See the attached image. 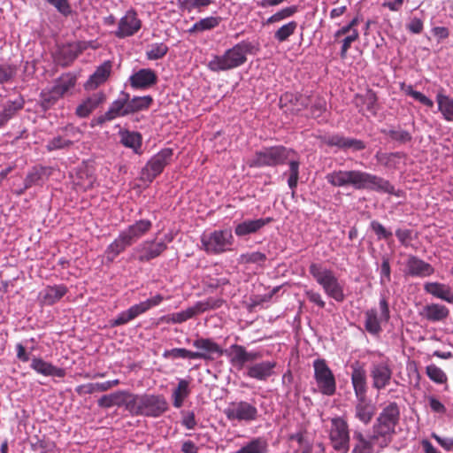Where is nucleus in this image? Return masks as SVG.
Here are the masks:
<instances>
[{"mask_svg": "<svg viewBox=\"0 0 453 453\" xmlns=\"http://www.w3.org/2000/svg\"><path fill=\"white\" fill-rule=\"evenodd\" d=\"M193 346L198 351H193V354L198 357H193V359L213 360L214 355L221 356L222 349L214 341L209 338H198L193 342Z\"/></svg>", "mask_w": 453, "mask_h": 453, "instance_id": "18", "label": "nucleus"}, {"mask_svg": "<svg viewBox=\"0 0 453 453\" xmlns=\"http://www.w3.org/2000/svg\"><path fill=\"white\" fill-rule=\"evenodd\" d=\"M328 183L334 187L351 186L355 189L395 194V188L390 182L380 176L359 170L334 171L326 176Z\"/></svg>", "mask_w": 453, "mask_h": 453, "instance_id": "2", "label": "nucleus"}, {"mask_svg": "<svg viewBox=\"0 0 453 453\" xmlns=\"http://www.w3.org/2000/svg\"><path fill=\"white\" fill-rule=\"evenodd\" d=\"M423 288L426 293L449 303H453V290L449 285L434 281L426 282Z\"/></svg>", "mask_w": 453, "mask_h": 453, "instance_id": "26", "label": "nucleus"}, {"mask_svg": "<svg viewBox=\"0 0 453 453\" xmlns=\"http://www.w3.org/2000/svg\"><path fill=\"white\" fill-rule=\"evenodd\" d=\"M426 370V375L435 383L442 384L447 381V375L445 372L435 365H427Z\"/></svg>", "mask_w": 453, "mask_h": 453, "instance_id": "49", "label": "nucleus"}, {"mask_svg": "<svg viewBox=\"0 0 453 453\" xmlns=\"http://www.w3.org/2000/svg\"><path fill=\"white\" fill-rule=\"evenodd\" d=\"M76 393L80 395H90L96 392H104L107 391L105 381L101 383H88L82 384L76 388Z\"/></svg>", "mask_w": 453, "mask_h": 453, "instance_id": "47", "label": "nucleus"}, {"mask_svg": "<svg viewBox=\"0 0 453 453\" xmlns=\"http://www.w3.org/2000/svg\"><path fill=\"white\" fill-rule=\"evenodd\" d=\"M287 161L289 165L288 184L291 189H294L297 186L300 165L295 151L282 146L266 148L257 151L254 157L249 160L248 165L250 167L275 166Z\"/></svg>", "mask_w": 453, "mask_h": 453, "instance_id": "3", "label": "nucleus"}, {"mask_svg": "<svg viewBox=\"0 0 453 453\" xmlns=\"http://www.w3.org/2000/svg\"><path fill=\"white\" fill-rule=\"evenodd\" d=\"M132 243L127 240L121 232L119 236L107 247L105 250V257L109 262H112L126 248L131 246Z\"/></svg>", "mask_w": 453, "mask_h": 453, "instance_id": "35", "label": "nucleus"}, {"mask_svg": "<svg viewBox=\"0 0 453 453\" xmlns=\"http://www.w3.org/2000/svg\"><path fill=\"white\" fill-rule=\"evenodd\" d=\"M20 108V104H16L15 102H8L0 113L1 120L5 124Z\"/></svg>", "mask_w": 453, "mask_h": 453, "instance_id": "55", "label": "nucleus"}, {"mask_svg": "<svg viewBox=\"0 0 453 453\" xmlns=\"http://www.w3.org/2000/svg\"><path fill=\"white\" fill-rule=\"evenodd\" d=\"M223 412L230 422L251 423L258 418L255 403L243 400L230 402Z\"/></svg>", "mask_w": 453, "mask_h": 453, "instance_id": "7", "label": "nucleus"}, {"mask_svg": "<svg viewBox=\"0 0 453 453\" xmlns=\"http://www.w3.org/2000/svg\"><path fill=\"white\" fill-rule=\"evenodd\" d=\"M189 394V381L184 379L179 380L178 385L173 389L172 395L173 405L177 409L180 408Z\"/></svg>", "mask_w": 453, "mask_h": 453, "instance_id": "37", "label": "nucleus"}, {"mask_svg": "<svg viewBox=\"0 0 453 453\" xmlns=\"http://www.w3.org/2000/svg\"><path fill=\"white\" fill-rule=\"evenodd\" d=\"M377 162L388 168H395L402 158V154L399 152L395 153H383L377 152L375 155Z\"/></svg>", "mask_w": 453, "mask_h": 453, "instance_id": "42", "label": "nucleus"}, {"mask_svg": "<svg viewBox=\"0 0 453 453\" xmlns=\"http://www.w3.org/2000/svg\"><path fill=\"white\" fill-rule=\"evenodd\" d=\"M31 368L36 372L44 376H54L63 378L65 375L64 369L54 366L52 364L48 363L42 358L35 357L31 362Z\"/></svg>", "mask_w": 453, "mask_h": 453, "instance_id": "30", "label": "nucleus"}, {"mask_svg": "<svg viewBox=\"0 0 453 453\" xmlns=\"http://www.w3.org/2000/svg\"><path fill=\"white\" fill-rule=\"evenodd\" d=\"M120 142L138 153L142 145V136L137 132L123 131L120 132Z\"/></svg>", "mask_w": 453, "mask_h": 453, "instance_id": "40", "label": "nucleus"}, {"mask_svg": "<svg viewBox=\"0 0 453 453\" xmlns=\"http://www.w3.org/2000/svg\"><path fill=\"white\" fill-rule=\"evenodd\" d=\"M388 135L395 141L401 143L408 142L411 140V135L409 132L402 129L390 130Z\"/></svg>", "mask_w": 453, "mask_h": 453, "instance_id": "62", "label": "nucleus"}, {"mask_svg": "<svg viewBox=\"0 0 453 453\" xmlns=\"http://www.w3.org/2000/svg\"><path fill=\"white\" fill-rule=\"evenodd\" d=\"M165 357H173V358H189L193 359V357H198L196 354H193V351L182 349V348H175L169 350H165L164 353Z\"/></svg>", "mask_w": 453, "mask_h": 453, "instance_id": "53", "label": "nucleus"}, {"mask_svg": "<svg viewBox=\"0 0 453 453\" xmlns=\"http://www.w3.org/2000/svg\"><path fill=\"white\" fill-rule=\"evenodd\" d=\"M111 71V63L110 61L104 62L97 67L96 72L90 76L89 80L86 82L85 88L87 89H93L104 83L109 77Z\"/></svg>", "mask_w": 453, "mask_h": 453, "instance_id": "33", "label": "nucleus"}, {"mask_svg": "<svg viewBox=\"0 0 453 453\" xmlns=\"http://www.w3.org/2000/svg\"><path fill=\"white\" fill-rule=\"evenodd\" d=\"M133 393L127 390H119L100 397L97 403L102 408H111L113 406H124L128 411V406L132 403Z\"/></svg>", "mask_w": 453, "mask_h": 453, "instance_id": "20", "label": "nucleus"}, {"mask_svg": "<svg viewBox=\"0 0 453 453\" xmlns=\"http://www.w3.org/2000/svg\"><path fill=\"white\" fill-rule=\"evenodd\" d=\"M297 28V23L296 21H290L283 26H281L275 33L274 38L280 42H285L288 39L290 35H292Z\"/></svg>", "mask_w": 453, "mask_h": 453, "instance_id": "46", "label": "nucleus"}, {"mask_svg": "<svg viewBox=\"0 0 453 453\" xmlns=\"http://www.w3.org/2000/svg\"><path fill=\"white\" fill-rule=\"evenodd\" d=\"M227 355L230 357V363L239 368L243 367L245 363L255 361L260 357L258 352H248L243 346L238 344L230 346Z\"/></svg>", "mask_w": 453, "mask_h": 453, "instance_id": "21", "label": "nucleus"}, {"mask_svg": "<svg viewBox=\"0 0 453 453\" xmlns=\"http://www.w3.org/2000/svg\"><path fill=\"white\" fill-rule=\"evenodd\" d=\"M280 102H289L293 104V111H301L303 108L308 106L311 99L302 95L296 96L293 94L286 93L280 97Z\"/></svg>", "mask_w": 453, "mask_h": 453, "instance_id": "45", "label": "nucleus"}, {"mask_svg": "<svg viewBox=\"0 0 453 453\" xmlns=\"http://www.w3.org/2000/svg\"><path fill=\"white\" fill-rule=\"evenodd\" d=\"M436 102L438 104V110L447 121H453V98L438 92L436 95Z\"/></svg>", "mask_w": 453, "mask_h": 453, "instance_id": "38", "label": "nucleus"}, {"mask_svg": "<svg viewBox=\"0 0 453 453\" xmlns=\"http://www.w3.org/2000/svg\"><path fill=\"white\" fill-rule=\"evenodd\" d=\"M153 103V98L150 96H134L130 98L128 95L127 108L129 114L148 109Z\"/></svg>", "mask_w": 453, "mask_h": 453, "instance_id": "39", "label": "nucleus"}, {"mask_svg": "<svg viewBox=\"0 0 453 453\" xmlns=\"http://www.w3.org/2000/svg\"><path fill=\"white\" fill-rule=\"evenodd\" d=\"M141 26L142 21L138 19L136 12L134 10H128L119 19L115 35L118 38L132 36L139 31Z\"/></svg>", "mask_w": 453, "mask_h": 453, "instance_id": "17", "label": "nucleus"}, {"mask_svg": "<svg viewBox=\"0 0 453 453\" xmlns=\"http://www.w3.org/2000/svg\"><path fill=\"white\" fill-rule=\"evenodd\" d=\"M63 135L65 139L70 141V145L72 146L74 142H77L81 139L82 133L80 128L69 125L63 129Z\"/></svg>", "mask_w": 453, "mask_h": 453, "instance_id": "54", "label": "nucleus"}, {"mask_svg": "<svg viewBox=\"0 0 453 453\" xmlns=\"http://www.w3.org/2000/svg\"><path fill=\"white\" fill-rule=\"evenodd\" d=\"M359 37V34L357 30H352L349 35H348L342 41V45L341 49V58H345L347 56V52L351 46V43L357 41Z\"/></svg>", "mask_w": 453, "mask_h": 453, "instance_id": "57", "label": "nucleus"}, {"mask_svg": "<svg viewBox=\"0 0 453 453\" xmlns=\"http://www.w3.org/2000/svg\"><path fill=\"white\" fill-rule=\"evenodd\" d=\"M232 239L231 231L219 230L203 234L201 242L206 252L218 254L226 250L232 243Z\"/></svg>", "mask_w": 453, "mask_h": 453, "instance_id": "11", "label": "nucleus"}, {"mask_svg": "<svg viewBox=\"0 0 453 453\" xmlns=\"http://www.w3.org/2000/svg\"><path fill=\"white\" fill-rule=\"evenodd\" d=\"M172 157L173 150L170 148H165L154 155L142 169V179L150 182L152 181L170 163Z\"/></svg>", "mask_w": 453, "mask_h": 453, "instance_id": "12", "label": "nucleus"}, {"mask_svg": "<svg viewBox=\"0 0 453 453\" xmlns=\"http://www.w3.org/2000/svg\"><path fill=\"white\" fill-rule=\"evenodd\" d=\"M222 305V300L209 298L203 302H198L194 306L188 307L185 311L173 313L170 316L168 321L173 323H182L196 314L203 313L206 311L219 308Z\"/></svg>", "mask_w": 453, "mask_h": 453, "instance_id": "13", "label": "nucleus"}, {"mask_svg": "<svg viewBox=\"0 0 453 453\" xmlns=\"http://www.w3.org/2000/svg\"><path fill=\"white\" fill-rule=\"evenodd\" d=\"M211 0H182L181 5L188 12L194 9L208 6L211 4Z\"/></svg>", "mask_w": 453, "mask_h": 453, "instance_id": "61", "label": "nucleus"}, {"mask_svg": "<svg viewBox=\"0 0 453 453\" xmlns=\"http://www.w3.org/2000/svg\"><path fill=\"white\" fill-rule=\"evenodd\" d=\"M276 363L273 361H264L255 363L247 366L246 375L257 380H266L274 373Z\"/></svg>", "mask_w": 453, "mask_h": 453, "instance_id": "23", "label": "nucleus"}, {"mask_svg": "<svg viewBox=\"0 0 453 453\" xmlns=\"http://www.w3.org/2000/svg\"><path fill=\"white\" fill-rule=\"evenodd\" d=\"M95 178L92 175H88L86 172H80L77 173L73 183L80 189L87 190L93 187Z\"/></svg>", "mask_w": 453, "mask_h": 453, "instance_id": "48", "label": "nucleus"}, {"mask_svg": "<svg viewBox=\"0 0 453 453\" xmlns=\"http://www.w3.org/2000/svg\"><path fill=\"white\" fill-rule=\"evenodd\" d=\"M314 378L319 391L326 395H333L336 390V382L331 369L324 359L313 362Z\"/></svg>", "mask_w": 453, "mask_h": 453, "instance_id": "9", "label": "nucleus"}, {"mask_svg": "<svg viewBox=\"0 0 453 453\" xmlns=\"http://www.w3.org/2000/svg\"><path fill=\"white\" fill-rule=\"evenodd\" d=\"M309 273L329 297L336 302L344 300L343 287L332 270L321 264L311 263L309 266Z\"/></svg>", "mask_w": 453, "mask_h": 453, "instance_id": "6", "label": "nucleus"}, {"mask_svg": "<svg viewBox=\"0 0 453 453\" xmlns=\"http://www.w3.org/2000/svg\"><path fill=\"white\" fill-rule=\"evenodd\" d=\"M371 228L378 236V239H388L392 236V233L387 230L378 221H372Z\"/></svg>", "mask_w": 453, "mask_h": 453, "instance_id": "63", "label": "nucleus"}, {"mask_svg": "<svg viewBox=\"0 0 453 453\" xmlns=\"http://www.w3.org/2000/svg\"><path fill=\"white\" fill-rule=\"evenodd\" d=\"M365 327L371 334H379L381 331V325L387 323L390 318L388 303L385 298H381L379 308L370 309L365 311Z\"/></svg>", "mask_w": 453, "mask_h": 453, "instance_id": "10", "label": "nucleus"}, {"mask_svg": "<svg viewBox=\"0 0 453 453\" xmlns=\"http://www.w3.org/2000/svg\"><path fill=\"white\" fill-rule=\"evenodd\" d=\"M364 104H365L366 110L375 113V104L377 102V96L372 90H368L363 96Z\"/></svg>", "mask_w": 453, "mask_h": 453, "instance_id": "64", "label": "nucleus"}, {"mask_svg": "<svg viewBox=\"0 0 453 453\" xmlns=\"http://www.w3.org/2000/svg\"><path fill=\"white\" fill-rule=\"evenodd\" d=\"M271 221V218L245 220L235 226L234 233L238 236L254 234Z\"/></svg>", "mask_w": 453, "mask_h": 453, "instance_id": "31", "label": "nucleus"}, {"mask_svg": "<svg viewBox=\"0 0 453 453\" xmlns=\"http://www.w3.org/2000/svg\"><path fill=\"white\" fill-rule=\"evenodd\" d=\"M105 99L103 93H96L84 100L76 108V115L80 118L88 117L95 109H96Z\"/></svg>", "mask_w": 453, "mask_h": 453, "instance_id": "32", "label": "nucleus"}, {"mask_svg": "<svg viewBox=\"0 0 453 453\" xmlns=\"http://www.w3.org/2000/svg\"><path fill=\"white\" fill-rule=\"evenodd\" d=\"M67 292L64 285L48 286L39 294L40 302L44 305H52L59 301Z\"/></svg>", "mask_w": 453, "mask_h": 453, "instance_id": "28", "label": "nucleus"}, {"mask_svg": "<svg viewBox=\"0 0 453 453\" xmlns=\"http://www.w3.org/2000/svg\"><path fill=\"white\" fill-rule=\"evenodd\" d=\"M392 374L393 371L388 361L373 363L370 370L372 387L377 390L384 389L389 385Z\"/></svg>", "mask_w": 453, "mask_h": 453, "instance_id": "15", "label": "nucleus"}, {"mask_svg": "<svg viewBox=\"0 0 453 453\" xmlns=\"http://www.w3.org/2000/svg\"><path fill=\"white\" fill-rule=\"evenodd\" d=\"M365 148V144L363 141L344 137L342 149H349L353 151L362 150Z\"/></svg>", "mask_w": 453, "mask_h": 453, "instance_id": "60", "label": "nucleus"}, {"mask_svg": "<svg viewBox=\"0 0 453 453\" xmlns=\"http://www.w3.org/2000/svg\"><path fill=\"white\" fill-rule=\"evenodd\" d=\"M168 410V403L164 395L153 394H133L128 412L134 416L159 417Z\"/></svg>", "mask_w": 453, "mask_h": 453, "instance_id": "5", "label": "nucleus"}, {"mask_svg": "<svg viewBox=\"0 0 453 453\" xmlns=\"http://www.w3.org/2000/svg\"><path fill=\"white\" fill-rule=\"evenodd\" d=\"M48 169L42 166H35L26 176L24 188L18 194H22L24 190L30 188L35 185H42L48 177Z\"/></svg>", "mask_w": 453, "mask_h": 453, "instance_id": "36", "label": "nucleus"}, {"mask_svg": "<svg viewBox=\"0 0 453 453\" xmlns=\"http://www.w3.org/2000/svg\"><path fill=\"white\" fill-rule=\"evenodd\" d=\"M60 97L62 96L57 95V91L53 88V87L49 90H43L41 93L42 105L44 108H49L54 104Z\"/></svg>", "mask_w": 453, "mask_h": 453, "instance_id": "52", "label": "nucleus"}, {"mask_svg": "<svg viewBox=\"0 0 453 453\" xmlns=\"http://www.w3.org/2000/svg\"><path fill=\"white\" fill-rule=\"evenodd\" d=\"M329 439L333 448L342 453H348L349 449V425L342 418H334L331 420Z\"/></svg>", "mask_w": 453, "mask_h": 453, "instance_id": "8", "label": "nucleus"}, {"mask_svg": "<svg viewBox=\"0 0 453 453\" xmlns=\"http://www.w3.org/2000/svg\"><path fill=\"white\" fill-rule=\"evenodd\" d=\"M76 78L71 74H65L61 76L53 86V88L57 91L58 96H63L71 88L75 86Z\"/></svg>", "mask_w": 453, "mask_h": 453, "instance_id": "41", "label": "nucleus"}, {"mask_svg": "<svg viewBox=\"0 0 453 453\" xmlns=\"http://www.w3.org/2000/svg\"><path fill=\"white\" fill-rule=\"evenodd\" d=\"M167 248L164 241H144L133 250V257L141 263L149 262L159 257Z\"/></svg>", "mask_w": 453, "mask_h": 453, "instance_id": "14", "label": "nucleus"}, {"mask_svg": "<svg viewBox=\"0 0 453 453\" xmlns=\"http://www.w3.org/2000/svg\"><path fill=\"white\" fill-rule=\"evenodd\" d=\"M168 48L164 43H157L151 46V49L147 51V58L151 60H156L163 58L167 53Z\"/></svg>", "mask_w": 453, "mask_h": 453, "instance_id": "56", "label": "nucleus"}, {"mask_svg": "<svg viewBox=\"0 0 453 453\" xmlns=\"http://www.w3.org/2000/svg\"><path fill=\"white\" fill-rule=\"evenodd\" d=\"M127 99L128 93L122 91L119 97L111 103L108 111L104 114L98 117L97 122L99 124H103L117 118L129 115Z\"/></svg>", "mask_w": 453, "mask_h": 453, "instance_id": "19", "label": "nucleus"}, {"mask_svg": "<svg viewBox=\"0 0 453 453\" xmlns=\"http://www.w3.org/2000/svg\"><path fill=\"white\" fill-rule=\"evenodd\" d=\"M140 314H142L141 311L139 310L137 304H134L131 306L128 310L119 314L115 319L111 320V326H118L120 325H124L129 322L130 320L135 319Z\"/></svg>", "mask_w": 453, "mask_h": 453, "instance_id": "43", "label": "nucleus"}, {"mask_svg": "<svg viewBox=\"0 0 453 453\" xmlns=\"http://www.w3.org/2000/svg\"><path fill=\"white\" fill-rule=\"evenodd\" d=\"M419 314L430 322H441L448 319L449 310L445 305L433 303L426 304Z\"/></svg>", "mask_w": 453, "mask_h": 453, "instance_id": "24", "label": "nucleus"}, {"mask_svg": "<svg viewBox=\"0 0 453 453\" xmlns=\"http://www.w3.org/2000/svg\"><path fill=\"white\" fill-rule=\"evenodd\" d=\"M70 141L65 139L63 134L56 136L48 142L46 148L48 150H55L70 148Z\"/></svg>", "mask_w": 453, "mask_h": 453, "instance_id": "51", "label": "nucleus"}, {"mask_svg": "<svg viewBox=\"0 0 453 453\" xmlns=\"http://www.w3.org/2000/svg\"><path fill=\"white\" fill-rule=\"evenodd\" d=\"M357 399V403L355 406V417L365 425H367L375 413V407L371 401L367 400L366 396Z\"/></svg>", "mask_w": 453, "mask_h": 453, "instance_id": "29", "label": "nucleus"}, {"mask_svg": "<svg viewBox=\"0 0 453 453\" xmlns=\"http://www.w3.org/2000/svg\"><path fill=\"white\" fill-rule=\"evenodd\" d=\"M164 300L163 296L156 295L155 296L147 299L146 301L141 302L137 304L142 313L147 311L150 308L158 305Z\"/></svg>", "mask_w": 453, "mask_h": 453, "instance_id": "58", "label": "nucleus"}, {"mask_svg": "<svg viewBox=\"0 0 453 453\" xmlns=\"http://www.w3.org/2000/svg\"><path fill=\"white\" fill-rule=\"evenodd\" d=\"M351 381L357 398L366 396V372L357 363L351 365Z\"/></svg>", "mask_w": 453, "mask_h": 453, "instance_id": "25", "label": "nucleus"}, {"mask_svg": "<svg viewBox=\"0 0 453 453\" xmlns=\"http://www.w3.org/2000/svg\"><path fill=\"white\" fill-rule=\"evenodd\" d=\"M221 21L220 17H207L196 22L193 27L189 29V32H202L205 30L212 29L219 26Z\"/></svg>", "mask_w": 453, "mask_h": 453, "instance_id": "44", "label": "nucleus"}, {"mask_svg": "<svg viewBox=\"0 0 453 453\" xmlns=\"http://www.w3.org/2000/svg\"><path fill=\"white\" fill-rule=\"evenodd\" d=\"M403 273L410 277L426 278L434 273V268L421 258L410 255L405 261Z\"/></svg>", "mask_w": 453, "mask_h": 453, "instance_id": "16", "label": "nucleus"}, {"mask_svg": "<svg viewBox=\"0 0 453 453\" xmlns=\"http://www.w3.org/2000/svg\"><path fill=\"white\" fill-rule=\"evenodd\" d=\"M258 50V43L243 40L226 50L224 54L213 56L207 66L215 73L234 69L246 63L247 55H254Z\"/></svg>", "mask_w": 453, "mask_h": 453, "instance_id": "4", "label": "nucleus"}, {"mask_svg": "<svg viewBox=\"0 0 453 453\" xmlns=\"http://www.w3.org/2000/svg\"><path fill=\"white\" fill-rule=\"evenodd\" d=\"M266 259V257L264 253L261 252H252V253H247L242 254L241 256V262L242 263H255V264H260L264 262Z\"/></svg>", "mask_w": 453, "mask_h": 453, "instance_id": "59", "label": "nucleus"}, {"mask_svg": "<svg viewBox=\"0 0 453 453\" xmlns=\"http://www.w3.org/2000/svg\"><path fill=\"white\" fill-rule=\"evenodd\" d=\"M156 73L150 68L140 69L129 78L130 85L136 89H145L157 83Z\"/></svg>", "mask_w": 453, "mask_h": 453, "instance_id": "22", "label": "nucleus"}, {"mask_svg": "<svg viewBox=\"0 0 453 453\" xmlns=\"http://www.w3.org/2000/svg\"><path fill=\"white\" fill-rule=\"evenodd\" d=\"M87 49V42H76L63 45L58 50V54L63 59L64 64L75 59L80 53Z\"/></svg>", "mask_w": 453, "mask_h": 453, "instance_id": "34", "label": "nucleus"}, {"mask_svg": "<svg viewBox=\"0 0 453 453\" xmlns=\"http://www.w3.org/2000/svg\"><path fill=\"white\" fill-rule=\"evenodd\" d=\"M399 418L398 405L390 403L380 413L371 434L365 435L358 430L354 431L353 453H380L391 442Z\"/></svg>", "mask_w": 453, "mask_h": 453, "instance_id": "1", "label": "nucleus"}, {"mask_svg": "<svg viewBox=\"0 0 453 453\" xmlns=\"http://www.w3.org/2000/svg\"><path fill=\"white\" fill-rule=\"evenodd\" d=\"M152 223L148 219H141L130 225L127 229L122 231L127 240L133 244L143 235H145L151 228Z\"/></svg>", "mask_w": 453, "mask_h": 453, "instance_id": "27", "label": "nucleus"}, {"mask_svg": "<svg viewBox=\"0 0 453 453\" xmlns=\"http://www.w3.org/2000/svg\"><path fill=\"white\" fill-rule=\"evenodd\" d=\"M297 11L296 6H289L284 9H281L278 12L274 13L271 17H269L266 20V24L276 23L283 20L284 19L291 17Z\"/></svg>", "mask_w": 453, "mask_h": 453, "instance_id": "50", "label": "nucleus"}]
</instances>
